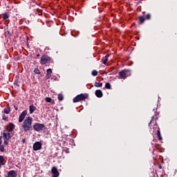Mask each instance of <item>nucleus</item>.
I'll list each match as a JSON object with an SVG mask.
<instances>
[{"instance_id": "nucleus-1", "label": "nucleus", "mask_w": 177, "mask_h": 177, "mask_svg": "<svg viewBox=\"0 0 177 177\" xmlns=\"http://www.w3.org/2000/svg\"><path fill=\"white\" fill-rule=\"evenodd\" d=\"M15 125L12 123H10L8 127L3 131V138H4L3 144H2V136H0V151L5 153V147L8 146L9 143L8 140L12 138L13 129H15Z\"/></svg>"}, {"instance_id": "nucleus-2", "label": "nucleus", "mask_w": 177, "mask_h": 177, "mask_svg": "<svg viewBox=\"0 0 177 177\" xmlns=\"http://www.w3.org/2000/svg\"><path fill=\"white\" fill-rule=\"evenodd\" d=\"M22 128L24 132H28V131H31L32 129V118L27 117L24 120Z\"/></svg>"}, {"instance_id": "nucleus-3", "label": "nucleus", "mask_w": 177, "mask_h": 177, "mask_svg": "<svg viewBox=\"0 0 177 177\" xmlns=\"http://www.w3.org/2000/svg\"><path fill=\"white\" fill-rule=\"evenodd\" d=\"M45 129V124L41 123H35L33 124V129L36 131V132H41V131H44Z\"/></svg>"}, {"instance_id": "nucleus-4", "label": "nucleus", "mask_w": 177, "mask_h": 177, "mask_svg": "<svg viewBox=\"0 0 177 177\" xmlns=\"http://www.w3.org/2000/svg\"><path fill=\"white\" fill-rule=\"evenodd\" d=\"M86 97H88L87 94L78 95L75 98H73V103H78V102H81V100H85Z\"/></svg>"}, {"instance_id": "nucleus-5", "label": "nucleus", "mask_w": 177, "mask_h": 177, "mask_svg": "<svg viewBox=\"0 0 177 177\" xmlns=\"http://www.w3.org/2000/svg\"><path fill=\"white\" fill-rule=\"evenodd\" d=\"M50 62V57L48 55H43L41 57L40 63L41 64H46L47 63H49Z\"/></svg>"}, {"instance_id": "nucleus-6", "label": "nucleus", "mask_w": 177, "mask_h": 177, "mask_svg": "<svg viewBox=\"0 0 177 177\" xmlns=\"http://www.w3.org/2000/svg\"><path fill=\"white\" fill-rule=\"evenodd\" d=\"M127 73H128L127 70H122L120 72H119L120 80H125L127 78Z\"/></svg>"}, {"instance_id": "nucleus-7", "label": "nucleus", "mask_w": 177, "mask_h": 177, "mask_svg": "<svg viewBox=\"0 0 177 177\" xmlns=\"http://www.w3.org/2000/svg\"><path fill=\"white\" fill-rule=\"evenodd\" d=\"M42 148V144L40 142H36L33 144V150L37 151L38 150H41Z\"/></svg>"}, {"instance_id": "nucleus-8", "label": "nucleus", "mask_w": 177, "mask_h": 177, "mask_svg": "<svg viewBox=\"0 0 177 177\" xmlns=\"http://www.w3.org/2000/svg\"><path fill=\"white\" fill-rule=\"evenodd\" d=\"M26 115H27V111H24L19 117V122H23L24 121V118H26Z\"/></svg>"}, {"instance_id": "nucleus-9", "label": "nucleus", "mask_w": 177, "mask_h": 177, "mask_svg": "<svg viewBox=\"0 0 177 177\" xmlns=\"http://www.w3.org/2000/svg\"><path fill=\"white\" fill-rule=\"evenodd\" d=\"M51 173L53 174V177L59 176V171H57V168H56V167L52 168Z\"/></svg>"}, {"instance_id": "nucleus-10", "label": "nucleus", "mask_w": 177, "mask_h": 177, "mask_svg": "<svg viewBox=\"0 0 177 177\" xmlns=\"http://www.w3.org/2000/svg\"><path fill=\"white\" fill-rule=\"evenodd\" d=\"M46 80H49L50 78V77H52V69L51 68H48L46 71Z\"/></svg>"}, {"instance_id": "nucleus-11", "label": "nucleus", "mask_w": 177, "mask_h": 177, "mask_svg": "<svg viewBox=\"0 0 177 177\" xmlns=\"http://www.w3.org/2000/svg\"><path fill=\"white\" fill-rule=\"evenodd\" d=\"M37 110V106H35L34 105H30L29 106V113L30 114H32L34 111Z\"/></svg>"}, {"instance_id": "nucleus-12", "label": "nucleus", "mask_w": 177, "mask_h": 177, "mask_svg": "<svg viewBox=\"0 0 177 177\" xmlns=\"http://www.w3.org/2000/svg\"><path fill=\"white\" fill-rule=\"evenodd\" d=\"M2 165H5V157L0 156V169L2 168Z\"/></svg>"}, {"instance_id": "nucleus-13", "label": "nucleus", "mask_w": 177, "mask_h": 177, "mask_svg": "<svg viewBox=\"0 0 177 177\" xmlns=\"http://www.w3.org/2000/svg\"><path fill=\"white\" fill-rule=\"evenodd\" d=\"M95 96H97V97H102L103 93L102 92L101 90H96L95 91Z\"/></svg>"}, {"instance_id": "nucleus-14", "label": "nucleus", "mask_w": 177, "mask_h": 177, "mask_svg": "<svg viewBox=\"0 0 177 177\" xmlns=\"http://www.w3.org/2000/svg\"><path fill=\"white\" fill-rule=\"evenodd\" d=\"M109 57H110V55L107 54L102 59L103 64H106L109 60Z\"/></svg>"}, {"instance_id": "nucleus-15", "label": "nucleus", "mask_w": 177, "mask_h": 177, "mask_svg": "<svg viewBox=\"0 0 177 177\" xmlns=\"http://www.w3.org/2000/svg\"><path fill=\"white\" fill-rule=\"evenodd\" d=\"M3 113L4 114H9V113H10V106H9V105H8L6 108L4 109Z\"/></svg>"}, {"instance_id": "nucleus-16", "label": "nucleus", "mask_w": 177, "mask_h": 177, "mask_svg": "<svg viewBox=\"0 0 177 177\" xmlns=\"http://www.w3.org/2000/svg\"><path fill=\"white\" fill-rule=\"evenodd\" d=\"M157 136L158 140H162V138H161V133L160 132V129L157 130Z\"/></svg>"}, {"instance_id": "nucleus-17", "label": "nucleus", "mask_w": 177, "mask_h": 177, "mask_svg": "<svg viewBox=\"0 0 177 177\" xmlns=\"http://www.w3.org/2000/svg\"><path fill=\"white\" fill-rule=\"evenodd\" d=\"M145 20H146V19L145 17H139L140 24H143V23H145Z\"/></svg>"}, {"instance_id": "nucleus-18", "label": "nucleus", "mask_w": 177, "mask_h": 177, "mask_svg": "<svg viewBox=\"0 0 177 177\" xmlns=\"http://www.w3.org/2000/svg\"><path fill=\"white\" fill-rule=\"evenodd\" d=\"M95 86H96L97 88H102V86H103V84L96 82L95 83Z\"/></svg>"}, {"instance_id": "nucleus-19", "label": "nucleus", "mask_w": 177, "mask_h": 177, "mask_svg": "<svg viewBox=\"0 0 177 177\" xmlns=\"http://www.w3.org/2000/svg\"><path fill=\"white\" fill-rule=\"evenodd\" d=\"M3 20H8V19H9V15H8V14H3Z\"/></svg>"}, {"instance_id": "nucleus-20", "label": "nucleus", "mask_w": 177, "mask_h": 177, "mask_svg": "<svg viewBox=\"0 0 177 177\" xmlns=\"http://www.w3.org/2000/svg\"><path fill=\"white\" fill-rule=\"evenodd\" d=\"M105 88L106 89H111V85L110 84V83H106L105 84Z\"/></svg>"}, {"instance_id": "nucleus-21", "label": "nucleus", "mask_w": 177, "mask_h": 177, "mask_svg": "<svg viewBox=\"0 0 177 177\" xmlns=\"http://www.w3.org/2000/svg\"><path fill=\"white\" fill-rule=\"evenodd\" d=\"M91 74L94 77H96V75H97V71H96V70L93 71Z\"/></svg>"}, {"instance_id": "nucleus-22", "label": "nucleus", "mask_w": 177, "mask_h": 177, "mask_svg": "<svg viewBox=\"0 0 177 177\" xmlns=\"http://www.w3.org/2000/svg\"><path fill=\"white\" fill-rule=\"evenodd\" d=\"M46 102H47V103H51L52 102V98L46 97Z\"/></svg>"}, {"instance_id": "nucleus-23", "label": "nucleus", "mask_w": 177, "mask_h": 177, "mask_svg": "<svg viewBox=\"0 0 177 177\" xmlns=\"http://www.w3.org/2000/svg\"><path fill=\"white\" fill-rule=\"evenodd\" d=\"M58 99H59V100H60V101L63 100V99H64L63 95L59 94V95H58Z\"/></svg>"}, {"instance_id": "nucleus-24", "label": "nucleus", "mask_w": 177, "mask_h": 177, "mask_svg": "<svg viewBox=\"0 0 177 177\" xmlns=\"http://www.w3.org/2000/svg\"><path fill=\"white\" fill-rule=\"evenodd\" d=\"M34 73H35V74H41V72L39 71L38 68H35L34 70Z\"/></svg>"}, {"instance_id": "nucleus-25", "label": "nucleus", "mask_w": 177, "mask_h": 177, "mask_svg": "<svg viewBox=\"0 0 177 177\" xmlns=\"http://www.w3.org/2000/svg\"><path fill=\"white\" fill-rule=\"evenodd\" d=\"M150 17H151L150 14H147V15L145 16V20H150Z\"/></svg>"}, {"instance_id": "nucleus-26", "label": "nucleus", "mask_w": 177, "mask_h": 177, "mask_svg": "<svg viewBox=\"0 0 177 177\" xmlns=\"http://www.w3.org/2000/svg\"><path fill=\"white\" fill-rule=\"evenodd\" d=\"M2 119H3L4 121H6V120H8V117H6V115H3Z\"/></svg>"}, {"instance_id": "nucleus-27", "label": "nucleus", "mask_w": 177, "mask_h": 177, "mask_svg": "<svg viewBox=\"0 0 177 177\" xmlns=\"http://www.w3.org/2000/svg\"><path fill=\"white\" fill-rule=\"evenodd\" d=\"M14 109L16 110V111H18L19 110V108H17V106L16 105H14Z\"/></svg>"}, {"instance_id": "nucleus-28", "label": "nucleus", "mask_w": 177, "mask_h": 177, "mask_svg": "<svg viewBox=\"0 0 177 177\" xmlns=\"http://www.w3.org/2000/svg\"><path fill=\"white\" fill-rule=\"evenodd\" d=\"M22 143H26V138L22 139Z\"/></svg>"}, {"instance_id": "nucleus-29", "label": "nucleus", "mask_w": 177, "mask_h": 177, "mask_svg": "<svg viewBox=\"0 0 177 177\" xmlns=\"http://www.w3.org/2000/svg\"><path fill=\"white\" fill-rule=\"evenodd\" d=\"M151 124V122H150V123H149V125H150Z\"/></svg>"}, {"instance_id": "nucleus-30", "label": "nucleus", "mask_w": 177, "mask_h": 177, "mask_svg": "<svg viewBox=\"0 0 177 177\" xmlns=\"http://www.w3.org/2000/svg\"><path fill=\"white\" fill-rule=\"evenodd\" d=\"M159 168H161V166H160Z\"/></svg>"}]
</instances>
